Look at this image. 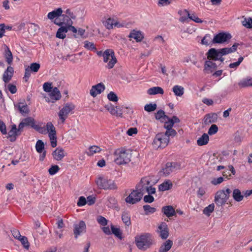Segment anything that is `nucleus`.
<instances>
[{
	"label": "nucleus",
	"instance_id": "nucleus-24",
	"mask_svg": "<svg viewBox=\"0 0 252 252\" xmlns=\"http://www.w3.org/2000/svg\"><path fill=\"white\" fill-rule=\"evenodd\" d=\"M4 57L8 64L10 65L13 61V56L9 48L6 45H4Z\"/></svg>",
	"mask_w": 252,
	"mask_h": 252
},
{
	"label": "nucleus",
	"instance_id": "nucleus-22",
	"mask_svg": "<svg viewBox=\"0 0 252 252\" xmlns=\"http://www.w3.org/2000/svg\"><path fill=\"white\" fill-rule=\"evenodd\" d=\"M129 37L134 38L137 42L141 41L144 38L142 32L140 31L132 30L129 35Z\"/></svg>",
	"mask_w": 252,
	"mask_h": 252
},
{
	"label": "nucleus",
	"instance_id": "nucleus-9",
	"mask_svg": "<svg viewBox=\"0 0 252 252\" xmlns=\"http://www.w3.org/2000/svg\"><path fill=\"white\" fill-rule=\"evenodd\" d=\"M71 31L73 33H77V30L75 27L70 24L67 26L61 27L59 28L56 33V37L59 39H63L66 37V34L68 31Z\"/></svg>",
	"mask_w": 252,
	"mask_h": 252
},
{
	"label": "nucleus",
	"instance_id": "nucleus-1",
	"mask_svg": "<svg viewBox=\"0 0 252 252\" xmlns=\"http://www.w3.org/2000/svg\"><path fill=\"white\" fill-rule=\"evenodd\" d=\"M135 241L137 248L140 250H146L152 244L151 235L148 233L135 236Z\"/></svg>",
	"mask_w": 252,
	"mask_h": 252
},
{
	"label": "nucleus",
	"instance_id": "nucleus-39",
	"mask_svg": "<svg viewBox=\"0 0 252 252\" xmlns=\"http://www.w3.org/2000/svg\"><path fill=\"white\" fill-rule=\"evenodd\" d=\"M144 211L145 212V214L146 215H149L150 214H152L156 212L157 209L155 207H152L149 205H145L143 207Z\"/></svg>",
	"mask_w": 252,
	"mask_h": 252
},
{
	"label": "nucleus",
	"instance_id": "nucleus-8",
	"mask_svg": "<svg viewBox=\"0 0 252 252\" xmlns=\"http://www.w3.org/2000/svg\"><path fill=\"white\" fill-rule=\"evenodd\" d=\"M169 140V138L164 137L163 133H158L156 135L153 144L158 146V148H164L167 146Z\"/></svg>",
	"mask_w": 252,
	"mask_h": 252
},
{
	"label": "nucleus",
	"instance_id": "nucleus-7",
	"mask_svg": "<svg viewBox=\"0 0 252 252\" xmlns=\"http://www.w3.org/2000/svg\"><path fill=\"white\" fill-rule=\"evenodd\" d=\"M103 61L105 63H107L110 57L111 58V60L107 65V67L109 69L112 68L117 63V59L115 57L114 51L112 49H107L103 52Z\"/></svg>",
	"mask_w": 252,
	"mask_h": 252
},
{
	"label": "nucleus",
	"instance_id": "nucleus-14",
	"mask_svg": "<svg viewBox=\"0 0 252 252\" xmlns=\"http://www.w3.org/2000/svg\"><path fill=\"white\" fill-rule=\"evenodd\" d=\"M105 89L104 85L102 83H99L92 87L90 94L92 96L95 97L97 94L103 92Z\"/></svg>",
	"mask_w": 252,
	"mask_h": 252
},
{
	"label": "nucleus",
	"instance_id": "nucleus-34",
	"mask_svg": "<svg viewBox=\"0 0 252 252\" xmlns=\"http://www.w3.org/2000/svg\"><path fill=\"white\" fill-rule=\"evenodd\" d=\"M111 229L112 234H113L116 237L120 240L122 239V232L119 228L116 227L114 225L111 224Z\"/></svg>",
	"mask_w": 252,
	"mask_h": 252
},
{
	"label": "nucleus",
	"instance_id": "nucleus-28",
	"mask_svg": "<svg viewBox=\"0 0 252 252\" xmlns=\"http://www.w3.org/2000/svg\"><path fill=\"white\" fill-rule=\"evenodd\" d=\"M238 85L241 88L252 87V78L247 77L243 79L238 83Z\"/></svg>",
	"mask_w": 252,
	"mask_h": 252
},
{
	"label": "nucleus",
	"instance_id": "nucleus-41",
	"mask_svg": "<svg viewBox=\"0 0 252 252\" xmlns=\"http://www.w3.org/2000/svg\"><path fill=\"white\" fill-rule=\"evenodd\" d=\"M157 108V105L156 103H150L147 104L144 106V110L148 112L154 111Z\"/></svg>",
	"mask_w": 252,
	"mask_h": 252
},
{
	"label": "nucleus",
	"instance_id": "nucleus-6",
	"mask_svg": "<svg viewBox=\"0 0 252 252\" xmlns=\"http://www.w3.org/2000/svg\"><path fill=\"white\" fill-rule=\"evenodd\" d=\"M231 38L230 33L222 32L214 35L212 42L214 44H223L228 42Z\"/></svg>",
	"mask_w": 252,
	"mask_h": 252
},
{
	"label": "nucleus",
	"instance_id": "nucleus-63",
	"mask_svg": "<svg viewBox=\"0 0 252 252\" xmlns=\"http://www.w3.org/2000/svg\"><path fill=\"white\" fill-rule=\"evenodd\" d=\"M34 129L41 134H45L47 133L46 129L44 127H41L35 125Z\"/></svg>",
	"mask_w": 252,
	"mask_h": 252
},
{
	"label": "nucleus",
	"instance_id": "nucleus-10",
	"mask_svg": "<svg viewBox=\"0 0 252 252\" xmlns=\"http://www.w3.org/2000/svg\"><path fill=\"white\" fill-rule=\"evenodd\" d=\"M61 93L57 87H54L51 92H49V97H46V100L48 102H55L61 98Z\"/></svg>",
	"mask_w": 252,
	"mask_h": 252
},
{
	"label": "nucleus",
	"instance_id": "nucleus-38",
	"mask_svg": "<svg viewBox=\"0 0 252 252\" xmlns=\"http://www.w3.org/2000/svg\"><path fill=\"white\" fill-rule=\"evenodd\" d=\"M215 205L212 203L206 207L203 210V213L207 216H210L211 214L214 211Z\"/></svg>",
	"mask_w": 252,
	"mask_h": 252
},
{
	"label": "nucleus",
	"instance_id": "nucleus-20",
	"mask_svg": "<svg viewBox=\"0 0 252 252\" xmlns=\"http://www.w3.org/2000/svg\"><path fill=\"white\" fill-rule=\"evenodd\" d=\"M62 13V8L59 7L48 13L47 17L52 21L54 19L60 18Z\"/></svg>",
	"mask_w": 252,
	"mask_h": 252
},
{
	"label": "nucleus",
	"instance_id": "nucleus-57",
	"mask_svg": "<svg viewBox=\"0 0 252 252\" xmlns=\"http://www.w3.org/2000/svg\"><path fill=\"white\" fill-rule=\"evenodd\" d=\"M154 197L152 194L146 195L143 197V201L145 203H151L154 201Z\"/></svg>",
	"mask_w": 252,
	"mask_h": 252
},
{
	"label": "nucleus",
	"instance_id": "nucleus-50",
	"mask_svg": "<svg viewBox=\"0 0 252 252\" xmlns=\"http://www.w3.org/2000/svg\"><path fill=\"white\" fill-rule=\"evenodd\" d=\"M52 83L49 82H45L43 85V89L44 92L46 93L51 92L54 88L52 87Z\"/></svg>",
	"mask_w": 252,
	"mask_h": 252
},
{
	"label": "nucleus",
	"instance_id": "nucleus-37",
	"mask_svg": "<svg viewBox=\"0 0 252 252\" xmlns=\"http://www.w3.org/2000/svg\"><path fill=\"white\" fill-rule=\"evenodd\" d=\"M172 90L175 95L178 96H182L184 93V88L180 86L175 85L173 87Z\"/></svg>",
	"mask_w": 252,
	"mask_h": 252
},
{
	"label": "nucleus",
	"instance_id": "nucleus-3",
	"mask_svg": "<svg viewBox=\"0 0 252 252\" xmlns=\"http://www.w3.org/2000/svg\"><path fill=\"white\" fill-rule=\"evenodd\" d=\"M114 155L118 156L114 160L118 165L126 164L130 161L131 154L123 149H117L114 152Z\"/></svg>",
	"mask_w": 252,
	"mask_h": 252
},
{
	"label": "nucleus",
	"instance_id": "nucleus-23",
	"mask_svg": "<svg viewBox=\"0 0 252 252\" xmlns=\"http://www.w3.org/2000/svg\"><path fill=\"white\" fill-rule=\"evenodd\" d=\"M172 187L173 184L172 182L169 180H167L158 186V190L164 191L170 189Z\"/></svg>",
	"mask_w": 252,
	"mask_h": 252
},
{
	"label": "nucleus",
	"instance_id": "nucleus-61",
	"mask_svg": "<svg viewBox=\"0 0 252 252\" xmlns=\"http://www.w3.org/2000/svg\"><path fill=\"white\" fill-rule=\"evenodd\" d=\"M7 89L12 94H14L16 93L17 89L16 86L12 84H8L7 86Z\"/></svg>",
	"mask_w": 252,
	"mask_h": 252
},
{
	"label": "nucleus",
	"instance_id": "nucleus-44",
	"mask_svg": "<svg viewBox=\"0 0 252 252\" xmlns=\"http://www.w3.org/2000/svg\"><path fill=\"white\" fill-rule=\"evenodd\" d=\"M19 240L20 241L25 249H26L27 250H29L30 247V244L28 242V239L26 236H21V237L19 239Z\"/></svg>",
	"mask_w": 252,
	"mask_h": 252
},
{
	"label": "nucleus",
	"instance_id": "nucleus-27",
	"mask_svg": "<svg viewBox=\"0 0 252 252\" xmlns=\"http://www.w3.org/2000/svg\"><path fill=\"white\" fill-rule=\"evenodd\" d=\"M20 134L21 131L10 129L6 137L7 139H9L10 142H13L16 141L17 137L20 135Z\"/></svg>",
	"mask_w": 252,
	"mask_h": 252
},
{
	"label": "nucleus",
	"instance_id": "nucleus-49",
	"mask_svg": "<svg viewBox=\"0 0 252 252\" xmlns=\"http://www.w3.org/2000/svg\"><path fill=\"white\" fill-rule=\"evenodd\" d=\"M109 100L113 102H117L118 100L117 95L113 92H110L107 95Z\"/></svg>",
	"mask_w": 252,
	"mask_h": 252
},
{
	"label": "nucleus",
	"instance_id": "nucleus-15",
	"mask_svg": "<svg viewBox=\"0 0 252 252\" xmlns=\"http://www.w3.org/2000/svg\"><path fill=\"white\" fill-rule=\"evenodd\" d=\"M159 229L160 237L162 239H166L169 236V229L167 224L162 222L158 227Z\"/></svg>",
	"mask_w": 252,
	"mask_h": 252
},
{
	"label": "nucleus",
	"instance_id": "nucleus-35",
	"mask_svg": "<svg viewBox=\"0 0 252 252\" xmlns=\"http://www.w3.org/2000/svg\"><path fill=\"white\" fill-rule=\"evenodd\" d=\"M184 12L187 14L188 17L190 20L197 23H201L202 21L199 19L198 17H197L195 14H190L188 10L187 9H184Z\"/></svg>",
	"mask_w": 252,
	"mask_h": 252
},
{
	"label": "nucleus",
	"instance_id": "nucleus-25",
	"mask_svg": "<svg viewBox=\"0 0 252 252\" xmlns=\"http://www.w3.org/2000/svg\"><path fill=\"white\" fill-rule=\"evenodd\" d=\"M172 241L168 240L163 243L159 249V252H167L172 247Z\"/></svg>",
	"mask_w": 252,
	"mask_h": 252
},
{
	"label": "nucleus",
	"instance_id": "nucleus-17",
	"mask_svg": "<svg viewBox=\"0 0 252 252\" xmlns=\"http://www.w3.org/2000/svg\"><path fill=\"white\" fill-rule=\"evenodd\" d=\"M86 226L85 222L81 220L78 224H75L74 228V234L75 237L77 238V236L80 235L82 232H85Z\"/></svg>",
	"mask_w": 252,
	"mask_h": 252
},
{
	"label": "nucleus",
	"instance_id": "nucleus-36",
	"mask_svg": "<svg viewBox=\"0 0 252 252\" xmlns=\"http://www.w3.org/2000/svg\"><path fill=\"white\" fill-rule=\"evenodd\" d=\"M60 17L62 18L61 20L63 23V26L64 25V26H67L70 24H73V22L71 20V18H69L68 16H67V15L61 14Z\"/></svg>",
	"mask_w": 252,
	"mask_h": 252
},
{
	"label": "nucleus",
	"instance_id": "nucleus-13",
	"mask_svg": "<svg viewBox=\"0 0 252 252\" xmlns=\"http://www.w3.org/2000/svg\"><path fill=\"white\" fill-rule=\"evenodd\" d=\"M73 109L71 105L67 103L59 112V116L62 120V123H63L66 119V116Z\"/></svg>",
	"mask_w": 252,
	"mask_h": 252
},
{
	"label": "nucleus",
	"instance_id": "nucleus-60",
	"mask_svg": "<svg viewBox=\"0 0 252 252\" xmlns=\"http://www.w3.org/2000/svg\"><path fill=\"white\" fill-rule=\"evenodd\" d=\"M0 131L3 135H5V134H7L6 125H5V123L0 119Z\"/></svg>",
	"mask_w": 252,
	"mask_h": 252
},
{
	"label": "nucleus",
	"instance_id": "nucleus-45",
	"mask_svg": "<svg viewBox=\"0 0 252 252\" xmlns=\"http://www.w3.org/2000/svg\"><path fill=\"white\" fill-rule=\"evenodd\" d=\"M60 170V167L57 165H52L48 169V172L51 175L56 174Z\"/></svg>",
	"mask_w": 252,
	"mask_h": 252
},
{
	"label": "nucleus",
	"instance_id": "nucleus-43",
	"mask_svg": "<svg viewBox=\"0 0 252 252\" xmlns=\"http://www.w3.org/2000/svg\"><path fill=\"white\" fill-rule=\"evenodd\" d=\"M162 171L165 176L169 175L171 172H173L170 165H168V162L165 164V167L162 168Z\"/></svg>",
	"mask_w": 252,
	"mask_h": 252
},
{
	"label": "nucleus",
	"instance_id": "nucleus-56",
	"mask_svg": "<svg viewBox=\"0 0 252 252\" xmlns=\"http://www.w3.org/2000/svg\"><path fill=\"white\" fill-rule=\"evenodd\" d=\"M114 20L111 18H108L104 23L105 26L107 29H111L113 28V26L114 25Z\"/></svg>",
	"mask_w": 252,
	"mask_h": 252
},
{
	"label": "nucleus",
	"instance_id": "nucleus-54",
	"mask_svg": "<svg viewBox=\"0 0 252 252\" xmlns=\"http://www.w3.org/2000/svg\"><path fill=\"white\" fill-rule=\"evenodd\" d=\"M105 108L110 112V113L113 115H114V114H117V112H115V109L116 107H114L113 105H112L111 103H109L105 106Z\"/></svg>",
	"mask_w": 252,
	"mask_h": 252
},
{
	"label": "nucleus",
	"instance_id": "nucleus-29",
	"mask_svg": "<svg viewBox=\"0 0 252 252\" xmlns=\"http://www.w3.org/2000/svg\"><path fill=\"white\" fill-rule=\"evenodd\" d=\"M209 140V137L206 133H204L197 140V144L198 146H203L206 145Z\"/></svg>",
	"mask_w": 252,
	"mask_h": 252
},
{
	"label": "nucleus",
	"instance_id": "nucleus-16",
	"mask_svg": "<svg viewBox=\"0 0 252 252\" xmlns=\"http://www.w3.org/2000/svg\"><path fill=\"white\" fill-rule=\"evenodd\" d=\"M161 212L168 218L176 216V214L175 209L171 205L163 206L161 208Z\"/></svg>",
	"mask_w": 252,
	"mask_h": 252
},
{
	"label": "nucleus",
	"instance_id": "nucleus-4",
	"mask_svg": "<svg viewBox=\"0 0 252 252\" xmlns=\"http://www.w3.org/2000/svg\"><path fill=\"white\" fill-rule=\"evenodd\" d=\"M95 183L99 189L104 190H112L117 188L114 181L108 178L99 177L95 181Z\"/></svg>",
	"mask_w": 252,
	"mask_h": 252
},
{
	"label": "nucleus",
	"instance_id": "nucleus-48",
	"mask_svg": "<svg viewBox=\"0 0 252 252\" xmlns=\"http://www.w3.org/2000/svg\"><path fill=\"white\" fill-rule=\"evenodd\" d=\"M218 131V127L216 125L213 124L208 129V135H212L216 134Z\"/></svg>",
	"mask_w": 252,
	"mask_h": 252
},
{
	"label": "nucleus",
	"instance_id": "nucleus-58",
	"mask_svg": "<svg viewBox=\"0 0 252 252\" xmlns=\"http://www.w3.org/2000/svg\"><path fill=\"white\" fill-rule=\"evenodd\" d=\"M220 53L221 56L227 55L232 53V50L230 48L225 47L221 49H219Z\"/></svg>",
	"mask_w": 252,
	"mask_h": 252
},
{
	"label": "nucleus",
	"instance_id": "nucleus-33",
	"mask_svg": "<svg viewBox=\"0 0 252 252\" xmlns=\"http://www.w3.org/2000/svg\"><path fill=\"white\" fill-rule=\"evenodd\" d=\"M168 116L165 114V112L162 110H158L155 115V118L157 120H159L161 122L166 120Z\"/></svg>",
	"mask_w": 252,
	"mask_h": 252
},
{
	"label": "nucleus",
	"instance_id": "nucleus-59",
	"mask_svg": "<svg viewBox=\"0 0 252 252\" xmlns=\"http://www.w3.org/2000/svg\"><path fill=\"white\" fill-rule=\"evenodd\" d=\"M87 203V200L84 196H80L78 198L77 205L79 207L84 206Z\"/></svg>",
	"mask_w": 252,
	"mask_h": 252
},
{
	"label": "nucleus",
	"instance_id": "nucleus-32",
	"mask_svg": "<svg viewBox=\"0 0 252 252\" xmlns=\"http://www.w3.org/2000/svg\"><path fill=\"white\" fill-rule=\"evenodd\" d=\"M211 35L210 34H206L201 40V44L206 46H212L214 43L212 42Z\"/></svg>",
	"mask_w": 252,
	"mask_h": 252
},
{
	"label": "nucleus",
	"instance_id": "nucleus-64",
	"mask_svg": "<svg viewBox=\"0 0 252 252\" xmlns=\"http://www.w3.org/2000/svg\"><path fill=\"white\" fill-rule=\"evenodd\" d=\"M29 109L28 105L26 104L25 105H22V108L20 111V113L24 116H26L27 114L29 113Z\"/></svg>",
	"mask_w": 252,
	"mask_h": 252
},
{
	"label": "nucleus",
	"instance_id": "nucleus-30",
	"mask_svg": "<svg viewBox=\"0 0 252 252\" xmlns=\"http://www.w3.org/2000/svg\"><path fill=\"white\" fill-rule=\"evenodd\" d=\"M232 197L237 202L242 201L244 198V196L242 194L240 190L238 189H235L233 190L232 192Z\"/></svg>",
	"mask_w": 252,
	"mask_h": 252
},
{
	"label": "nucleus",
	"instance_id": "nucleus-62",
	"mask_svg": "<svg viewBox=\"0 0 252 252\" xmlns=\"http://www.w3.org/2000/svg\"><path fill=\"white\" fill-rule=\"evenodd\" d=\"M174 0H158V5L159 6H164L169 5Z\"/></svg>",
	"mask_w": 252,
	"mask_h": 252
},
{
	"label": "nucleus",
	"instance_id": "nucleus-47",
	"mask_svg": "<svg viewBox=\"0 0 252 252\" xmlns=\"http://www.w3.org/2000/svg\"><path fill=\"white\" fill-rule=\"evenodd\" d=\"M96 220L99 224L103 226L107 225L108 221L105 218L102 216H97Z\"/></svg>",
	"mask_w": 252,
	"mask_h": 252
},
{
	"label": "nucleus",
	"instance_id": "nucleus-31",
	"mask_svg": "<svg viewBox=\"0 0 252 252\" xmlns=\"http://www.w3.org/2000/svg\"><path fill=\"white\" fill-rule=\"evenodd\" d=\"M122 220L126 226H129L131 224L130 215L128 212H124L122 215Z\"/></svg>",
	"mask_w": 252,
	"mask_h": 252
},
{
	"label": "nucleus",
	"instance_id": "nucleus-46",
	"mask_svg": "<svg viewBox=\"0 0 252 252\" xmlns=\"http://www.w3.org/2000/svg\"><path fill=\"white\" fill-rule=\"evenodd\" d=\"M242 25L248 29L252 28V19L251 18H245L242 21Z\"/></svg>",
	"mask_w": 252,
	"mask_h": 252
},
{
	"label": "nucleus",
	"instance_id": "nucleus-19",
	"mask_svg": "<svg viewBox=\"0 0 252 252\" xmlns=\"http://www.w3.org/2000/svg\"><path fill=\"white\" fill-rule=\"evenodd\" d=\"M217 68V65L213 61L207 60L205 62L204 65V71L207 73L213 72V71Z\"/></svg>",
	"mask_w": 252,
	"mask_h": 252
},
{
	"label": "nucleus",
	"instance_id": "nucleus-52",
	"mask_svg": "<svg viewBox=\"0 0 252 252\" xmlns=\"http://www.w3.org/2000/svg\"><path fill=\"white\" fill-rule=\"evenodd\" d=\"M163 134L165 137L169 138L170 136L173 137L177 134V132L175 129L172 128L169 130H166Z\"/></svg>",
	"mask_w": 252,
	"mask_h": 252
},
{
	"label": "nucleus",
	"instance_id": "nucleus-11",
	"mask_svg": "<svg viewBox=\"0 0 252 252\" xmlns=\"http://www.w3.org/2000/svg\"><path fill=\"white\" fill-rule=\"evenodd\" d=\"M206 55L208 60L211 61H218L219 57L221 56L219 49H217L215 48L210 49L206 53Z\"/></svg>",
	"mask_w": 252,
	"mask_h": 252
},
{
	"label": "nucleus",
	"instance_id": "nucleus-26",
	"mask_svg": "<svg viewBox=\"0 0 252 252\" xmlns=\"http://www.w3.org/2000/svg\"><path fill=\"white\" fill-rule=\"evenodd\" d=\"M147 93L150 95H156L157 94H163L164 91L163 89L160 87H154L149 89L147 90Z\"/></svg>",
	"mask_w": 252,
	"mask_h": 252
},
{
	"label": "nucleus",
	"instance_id": "nucleus-51",
	"mask_svg": "<svg viewBox=\"0 0 252 252\" xmlns=\"http://www.w3.org/2000/svg\"><path fill=\"white\" fill-rule=\"evenodd\" d=\"M29 66L31 68L30 70H32V72H37L40 68V65L39 63H33Z\"/></svg>",
	"mask_w": 252,
	"mask_h": 252
},
{
	"label": "nucleus",
	"instance_id": "nucleus-42",
	"mask_svg": "<svg viewBox=\"0 0 252 252\" xmlns=\"http://www.w3.org/2000/svg\"><path fill=\"white\" fill-rule=\"evenodd\" d=\"M84 47L89 50L91 51H96V48L95 47V45L93 43L89 42L88 41H85L84 42Z\"/></svg>",
	"mask_w": 252,
	"mask_h": 252
},
{
	"label": "nucleus",
	"instance_id": "nucleus-21",
	"mask_svg": "<svg viewBox=\"0 0 252 252\" xmlns=\"http://www.w3.org/2000/svg\"><path fill=\"white\" fill-rule=\"evenodd\" d=\"M64 150L62 148L58 147L52 153V155L55 159L61 160L65 156L63 154Z\"/></svg>",
	"mask_w": 252,
	"mask_h": 252
},
{
	"label": "nucleus",
	"instance_id": "nucleus-53",
	"mask_svg": "<svg viewBox=\"0 0 252 252\" xmlns=\"http://www.w3.org/2000/svg\"><path fill=\"white\" fill-rule=\"evenodd\" d=\"M145 184L149 185L150 184V181L147 180L146 178H143L141 179L139 184L136 186V189H138L139 187L141 188L142 186H144ZM144 189L145 188H144Z\"/></svg>",
	"mask_w": 252,
	"mask_h": 252
},
{
	"label": "nucleus",
	"instance_id": "nucleus-12",
	"mask_svg": "<svg viewBox=\"0 0 252 252\" xmlns=\"http://www.w3.org/2000/svg\"><path fill=\"white\" fill-rule=\"evenodd\" d=\"M35 125V120L32 117H28L23 119L20 123V128H21L22 131L24 127L32 128L34 129Z\"/></svg>",
	"mask_w": 252,
	"mask_h": 252
},
{
	"label": "nucleus",
	"instance_id": "nucleus-2",
	"mask_svg": "<svg viewBox=\"0 0 252 252\" xmlns=\"http://www.w3.org/2000/svg\"><path fill=\"white\" fill-rule=\"evenodd\" d=\"M231 190L227 188L225 190L221 189L218 190L215 194L214 201L217 206L219 207L224 205L229 199Z\"/></svg>",
	"mask_w": 252,
	"mask_h": 252
},
{
	"label": "nucleus",
	"instance_id": "nucleus-40",
	"mask_svg": "<svg viewBox=\"0 0 252 252\" xmlns=\"http://www.w3.org/2000/svg\"><path fill=\"white\" fill-rule=\"evenodd\" d=\"M45 148L44 142L41 140H38L35 145V149L38 153H42Z\"/></svg>",
	"mask_w": 252,
	"mask_h": 252
},
{
	"label": "nucleus",
	"instance_id": "nucleus-5",
	"mask_svg": "<svg viewBox=\"0 0 252 252\" xmlns=\"http://www.w3.org/2000/svg\"><path fill=\"white\" fill-rule=\"evenodd\" d=\"M144 190V187L138 188L136 189H133L129 195L125 199L127 203L134 204L141 200L143 195L142 191Z\"/></svg>",
	"mask_w": 252,
	"mask_h": 252
},
{
	"label": "nucleus",
	"instance_id": "nucleus-18",
	"mask_svg": "<svg viewBox=\"0 0 252 252\" xmlns=\"http://www.w3.org/2000/svg\"><path fill=\"white\" fill-rule=\"evenodd\" d=\"M14 73V69L11 66L7 67V69L4 71L2 75V80L3 82L7 83L11 79Z\"/></svg>",
	"mask_w": 252,
	"mask_h": 252
},
{
	"label": "nucleus",
	"instance_id": "nucleus-55",
	"mask_svg": "<svg viewBox=\"0 0 252 252\" xmlns=\"http://www.w3.org/2000/svg\"><path fill=\"white\" fill-rule=\"evenodd\" d=\"M89 150L91 153L90 155H93L94 153H99L101 150L99 147L94 145L90 147Z\"/></svg>",
	"mask_w": 252,
	"mask_h": 252
}]
</instances>
